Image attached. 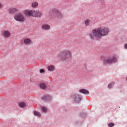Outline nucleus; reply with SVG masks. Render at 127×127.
Instances as JSON below:
<instances>
[{"mask_svg":"<svg viewBox=\"0 0 127 127\" xmlns=\"http://www.w3.org/2000/svg\"><path fill=\"white\" fill-rule=\"evenodd\" d=\"M79 92L80 93H82V94H88L89 93V91L86 89H80Z\"/></svg>","mask_w":127,"mask_h":127,"instance_id":"obj_17","label":"nucleus"},{"mask_svg":"<svg viewBox=\"0 0 127 127\" xmlns=\"http://www.w3.org/2000/svg\"><path fill=\"white\" fill-rule=\"evenodd\" d=\"M47 69L48 71H50L51 72H52L54 70H55V66H54V65H50L48 66Z\"/></svg>","mask_w":127,"mask_h":127,"instance_id":"obj_12","label":"nucleus"},{"mask_svg":"<svg viewBox=\"0 0 127 127\" xmlns=\"http://www.w3.org/2000/svg\"><path fill=\"white\" fill-rule=\"evenodd\" d=\"M3 36L4 37L7 38L9 37V36H10V32L8 31H4L3 32Z\"/></svg>","mask_w":127,"mask_h":127,"instance_id":"obj_11","label":"nucleus"},{"mask_svg":"<svg viewBox=\"0 0 127 127\" xmlns=\"http://www.w3.org/2000/svg\"><path fill=\"white\" fill-rule=\"evenodd\" d=\"M105 62L104 63H113V62H116L117 61V58L115 57H113V58H105L104 59Z\"/></svg>","mask_w":127,"mask_h":127,"instance_id":"obj_7","label":"nucleus"},{"mask_svg":"<svg viewBox=\"0 0 127 127\" xmlns=\"http://www.w3.org/2000/svg\"><path fill=\"white\" fill-rule=\"evenodd\" d=\"M125 48H126V49H127V44H125Z\"/></svg>","mask_w":127,"mask_h":127,"instance_id":"obj_24","label":"nucleus"},{"mask_svg":"<svg viewBox=\"0 0 127 127\" xmlns=\"http://www.w3.org/2000/svg\"><path fill=\"white\" fill-rule=\"evenodd\" d=\"M41 110L43 112H47L48 111V108L46 107L43 106L41 108Z\"/></svg>","mask_w":127,"mask_h":127,"instance_id":"obj_18","label":"nucleus"},{"mask_svg":"<svg viewBox=\"0 0 127 127\" xmlns=\"http://www.w3.org/2000/svg\"><path fill=\"white\" fill-rule=\"evenodd\" d=\"M109 32H110V28L101 26L92 30V32L89 33V35L92 39L94 37L101 38L103 36H107L109 34Z\"/></svg>","mask_w":127,"mask_h":127,"instance_id":"obj_1","label":"nucleus"},{"mask_svg":"<svg viewBox=\"0 0 127 127\" xmlns=\"http://www.w3.org/2000/svg\"><path fill=\"white\" fill-rule=\"evenodd\" d=\"M32 41L30 40V39L26 38L24 40V43L25 45H29V44H31Z\"/></svg>","mask_w":127,"mask_h":127,"instance_id":"obj_9","label":"nucleus"},{"mask_svg":"<svg viewBox=\"0 0 127 127\" xmlns=\"http://www.w3.org/2000/svg\"><path fill=\"white\" fill-rule=\"evenodd\" d=\"M14 18L16 21H19V22H24L25 21L24 15L21 12L16 13L14 16Z\"/></svg>","mask_w":127,"mask_h":127,"instance_id":"obj_4","label":"nucleus"},{"mask_svg":"<svg viewBox=\"0 0 127 127\" xmlns=\"http://www.w3.org/2000/svg\"><path fill=\"white\" fill-rule=\"evenodd\" d=\"M42 27L44 30H49L50 29V26L47 24L43 25Z\"/></svg>","mask_w":127,"mask_h":127,"instance_id":"obj_10","label":"nucleus"},{"mask_svg":"<svg viewBox=\"0 0 127 127\" xmlns=\"http://www.w3.org/2000/svg\"><path fill=\"white\" fill-rule=\"evenodd\" d=\"M43 100H48V98H49V96L44 95L42 96Z\"/></svg>","mask_w":127,"mask_h":127,"instance_id":"obj_21","label":"nucleus"},{"mask_svg":"<svg viewBox=\"0 0 127 127\" xmlns=\"http://www.w3.org/2000/svg\"><path fill=\"white\" fill-rule=\"evenodd\" d=\"M91 22V20L87 19L84 21V24L85 26H89L90 23Z\"/></svg>","mask_w":127,"mask_h":127,"instance_id":"obj_13","label":"nucleus"},{"mask_svg":"<svg viewBox=\"0 0 127 127\" xmlns=\"http://www.w3.org/2000/svg\"><path fill=\"white\" fill-rule=\"evenodd\" d=\"M34 115L37 117H41V114L38 112H34Z\"/></svg>","mask_w":127,"mask_h":127,"instance_id":"obj_19","label":"nucleus"},{"mask_svg":"<svg viewBox=\"0 0 127 127\" xmlns=\"http://www.w3.org/2000/svg\"><path fill=\"white\" fill-rule=\"evenodd\" d=\"M44 72H45V70H44V69H41L40 70V73H44Z\"/></svg>","mask_w":127,"mask_h":127,"instance_id":"obj_23","label":"nucleus"},{"mask_svg":"<svg viewBox=\"0 0 127 127\" xmlns=\"http://www.w3.org/2000/svg\"><path fill=\"white\" fill-rule=\"evenodd\" d=\"M18 105L20 108H24L26 106V104L24 102H20Z\"/></svg>","mask_w":127,"mask_h":127,"instance_id":"obj_16","label":"nucleus"},{"mask_svg":"<svg viewBox=\"0 0 127 127\" xmlns=\"http://www.w3.org/2000/svg\"><path fill=\"white\" fill-rule=\"evenodd\" d=\"M24 14L27 16H33V17H40L43 15L41 11L34 10H25Z\"/></svg>","mask_w":127,"mask_h":127,"instance_id":"obj_2","label":"nucleus"},{"mask_svg":"<svg viewBox=\"0 0 127 127\" xmlns=\"http://www.w3.org/2000/svg\"><path fill=\"white\" fill-rule=\"evenodd\" d=\"M72 98L74 103H80V101L82 100L81 96L77 94H73L72 95Z\"/></svg>","mask_w":127,"mask_h":127,"instance_id":"obj_6","label":"nucleus"},{"mask_svg":"<svg viewBox=\"0 0 127 127\" xmlns=\"http://www.w3.org/2000/svg\"><path fill=\"white\" fill-rule=\"evenodd\" d=\"M52 13L54 14L53 17H58L59 18H62L63 14L59 10L54 8L52 10Z\"/></svg>","mask_w":127,"mask_h":127,"instance_id":"obj_5","label":"nucleus"},{"mask_svg":"<svg viewBox=\"0 0 127 127\" xmlns=\"http://www.w3.org/2000/svg\"><path fill=\"white\" fill-rule=\"evenodd\" d=\"M1 7V4L0 3V8Z\"/></svg>","mask_w":127,"mask_h":127,"instance_id":"obj_25","label":"nucleus"},{"mask_svg":"<svg viewBox=\"0 0 127 127\" xmlns=\"http://www.w3.org/2000/svg\"><path fill=\"white\" fill-rule=\"evenodd\" d=\"M18 12V10L16 8L11 7L8 9V12L11 14H13L14 12Z\"/></svg>","mask_w":127,"mask_h":127,"instance_id":"obj_8","label":"nucleus"},{"mask_svg":"<svg viewBox=\"0 0 127 127\" xmlns=\"http://www.w3.org/2000/svg\"><path fill=\"white\" fill-rule=\"evenodd\" d=\"M60 57L63 60H69L72 58V52L69 50H64L60 54Z\"/></svg>","mask_w":127,"mask_h":127,"instance_id":"obj_3","label":"nucleus"},{"mask_svg":"<svg viewBox=\"0 0 127 127\" xmlns=\"http://www.w3.org/2000/svg\"><path fill=\"white\" fill-rule=\"evenodd\" d=\"M40 88H41V89H43V90H45V89L47 88V86L45 83H41L40 84Z\"/></svg>","mask_w":127,"mask_h":127,"instance_id":"obj_15","label":"nucleus"},{"mask_svg":"<svg viewBox=\"0 0 127 127\" xmlns=\"http://www.w3.org/2000/svg\"><path fill=\"white\" fill-rule=\"evenodd\" d=\"M31 5L32 7L35 8V7H37V6H38V2L36 1H34L32 3Z\"/></svg>","mask_w":127,"mask_h":127,"instance_id":"obj_14","label":"nucleus"},{"mask_svg":"<svg viewBox=\"0 0 127 127\" xmlns=\"http://www.w3.org/2000/svg\"><path fill=\"white\" fill-rule=\"evenodd\" d=\"M115 126V124L113 123H110L108 124V126L109 127H113Z\"/></svg>","mask_w":127,"mask_h":127,"instance_id":"obj_22","label":"nucleus"},{"mask_svg":"<svg viewBox=\"0 0 127 127\" xmlns=\"http://www.w3.org/2000/svg\"><path fill=\"white\" fill-rule=\"evenodd\" d=\"M114 84H115V82H112L110 84H109L108 86V89H111V88H113V86H114Z\"/></svg>","mask_w":127,"mask_h":127,"instance_id":"obj_20","label":"nucleus"}]
</instances>
